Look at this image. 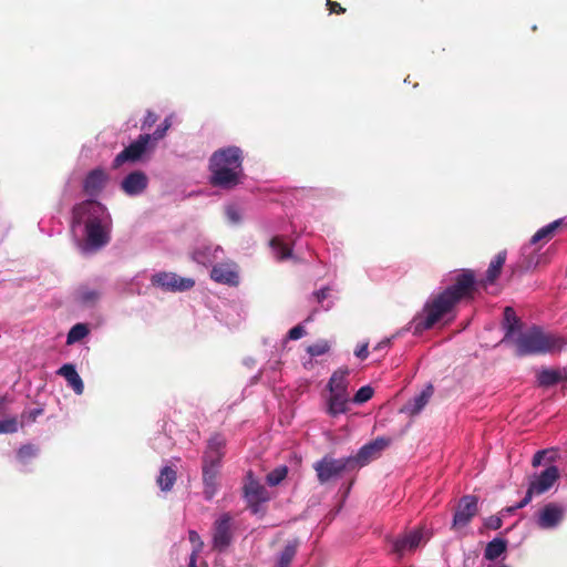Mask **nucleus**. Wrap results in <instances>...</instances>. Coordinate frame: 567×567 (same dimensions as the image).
I'll return each instance as SVG.
<instances>
[{
    "instance_id": "nucleus-1",
    "label": "nucleus",
    "mask_w": 567,
    "mask_h": 567,
    "mask_svg": "<svg viewBox=\"0 0 567 567\" xmlns=\"http://www.w3.org/2000/svg\"><path fill=\"white\" fill-rule=\"evenodd\" d=\"M480 282L472 269H463L454 277L453 284L427 301L422 313L412 321L415 333H422L434 327L462 300H473Z\"/></svg>"
},
{
    "instance_id": "nucleus-2",
    "label": "nucleus",
    "mask_w": 567,
    "mask_h": 567,
    "mask_svg": "<svg viewBox=\"0 0 567 567\" xmlns=\"http://www.w3.org/2000/svg\"><path fill=\"white\" fill-rule=\"evenodd\" d=\"M243 151L238 146L215 151L209 158V184L226 190L234 189L243 183Z\"/></svg>"
},
{
    "instance_id": "nucleus-3",
    "label": "nucleus",
    "mask_w": 567,
    "mask_h": 567,
    "mask_svg": "<svg viewBox=\"0 0 567 567\" xmlns=\"http://www.w3.org/2000/svg\"><path fill=\"white\" fill-rule=\"evenodd\" d=\"M97 205L92 200L83 202L73 208V223L81 224L86 215L89 218L85 224V244L84 251H96L106 246L110 241V234L107 228L102 224V220L92 216V210L96 209Z\"/></svg>"
},
{
    "instance_id": "nucleus-4",
    "label": "nucleus",
    "mask_w": 567,
    "mask_h": 567,
    "mask_svg": "<svg viewBox=\"0 0 567 567\" xmlns=\"http://www.w3.org/2000/svg\"><path fill=\"white\" fill-rule=\"evenodd\" d=\"M515 346L516 354L524 357L559 351L563 347V341L554 334L545 333L539 327H533L516 338Z\"/></svg>"
},
{
    "instance_id": "nucleus-5",
    "label": "nucleus",
    "mask_w": 567,
    "mask_h": 567,
    "mask_svg": "<svg viewBox=\"0 0 567 567\" xmlns=\"http://www.w3.org/2000/svg\"><path fill=\"white\" fill-rule=\"evenodd\" d=\"M352 458L342 457L333 458L329 455L323 456L321 460L313 464V470L320 484H326L330 480L340 476L346 471H353L351 465Z\"/></svg>"
},
{
    "instance_id": "nucleus-6",
    "label": "nucleus",
    "mask_w": 567,
    "mask_h": 567,
    "mask_svg": "<svg viewBox=\"0 0 567 567\" xmlns=\"http://www.w3.org/2000/svg\"><path fill=\"white\" fill-rule=\"evenodd\" d=\"M243 491L244 497L247 501L248 508L251 513L258 514L262 512L261 504L269 501V493L267 488L254 477L251 471L246 475V483Z\"/></svg>"
},
{
    "instance_id": "nucleus-7",
    "label": "nucleus",
    "mask_w": 567,
    "mask_h": 567,
    "mask_svg": "<svg viewBox=\"0 0 567 567\" xmlns=\"http://www.w3.org/2000/svg\"><path fill=\"white\" fill-rule=\"evenodd\" d=\"M233 543V517L229 513L221 514L213 525V549L225 551Z\"/></svg>"
},
{
    "instance_id": "nucleus-8",
    "label": "nucleus",
    "mask_w": 567,
    "mask_h": 567,
    "mask_svg": "<svg viewBox=\"0 0 567 567\" xmlns=\"http://www.w3.org/2000/svg\"><path fill=\"white\" fill-rule=\"evenodd\" d=\"M151 141L152 136L150 134H141L136 141L131 143L115 156L112 163V168L117 169L127 162L136 163L141 161L143 155L146 153Z\"/></svg>"
},
{
    "instance_id": "nucleus-9",
    "label": "nucleus",
    "mask_w": 567,
    "mask_h": 567,
    "mask_svg": "<svg viewBox=\"0 0 567 567\" xmlns=\"http://www.w3.org/2000/svg\"><path fill=\"white\" fill-rule=\"evenodd\" d=\"M391 443V439L380 436L374 441L364 444L354 456H348L352 458L351 465L354 468L363 467L371 461L380 457L382 451H384Z\"/></svg>"
},
{
    "instance_id": "nucleus-10",
    "label": "nucleus",
    "mask_w": 567,
    "mask_h": 567,
    "mask_svg": "<svg viewBox=\"0 0 567 567\" xmlns=\"http://www.w3.org/2000/svg\"><path fill=\"white\" fill-rule=\"evenodd\" d=\"M153 286L161 288L164 291H186L195 286V280L192 278H183L174 272L161 271L151 277Z\"/></svg>"
},
{
    "instance_id": "nucleus-11",
    "label": "nucleus",
    "mask_w": 567,
    "mask_h": 567,
    "mask_svg": "<svg viewBox=\"0 0 567 567\" xmlns=\"http://www.w3.org/2000/svg\"><path fill=\"white\" fill-rule=\"evenodd\" d=\"M478 512V498L474 495H465L460 498L453 516L452 528L458 529L467 526Z\"/></svg>"
},
{
    "instance_id": "nucleus-12",
    "label": "nucleus",
    "mask_w": 567,
    "mask_h": 567,
    "mask_svg": "<svg viewBox=\"0 0 567 567\" xmlns=\"http://www.w3.org/2000/svg\"><path fill=\"white\" fill-rule=\"evenodd\" d=\"M225 446L226 440L221 434L215 433L212 435L203 454V465L220 467L221 460L225 455Z\"/></svg>"
},
{
    "instance_id": "nucleus-13",
    "label": "nucleus",
    "mask_w": 567,
    "mask_h": 567,
    "mask_svg": "<svg viewBox=\"0 0 567 567\" xmlns=\"http://www.w3.org/2000/svg\"><path fill=\"white\" fill-rule=\"evenodd\" d=\"M423 528H415L395 538L392 543V551L396 554L399 557H402L406 553L415 550L423 542Z\"/></svg>"
},
{
    "instance_id": "nucleus-14",
    "label": "nucleus",
    "mask_w": 567,
    "mask_h": 567,
    "mask_svg": "<svg viewBox=\"0 0 567 567\" xmlns=\"http://www.w3.org/2000/svg\"><path fill=\"white\" fill-rule=\"evenodd\" d=\"M559 478V470L555 465L548 466L540 474L535 475L529 482V487L536 493L542 495L546 493Z\"/></svg>"
},
{
    "instance_id": "nucleus-15",
    "label": "nucleus",
    "mask_w": 567,
    "mask_h": 567,
    "mask_svg": "<svg viewBox=\"0 0 567 567\" xmlns=\"http://www.w3.org/2000/svg\"><path fill=\"white\" fill-rule=\"evenodd\" d=\"M564 517V508L556 503L546 504L538 513L537 525L543 529L556 527Z\"/></svg>"
},
{
    "instance_id": "nucleus-16",
    "label": "nucleus",
    "mask_w": 567,
    "mask_h": 567,
    "mask_svg": "<svg viewBox=\"0 0 567 567\" xmlns=\"http://www.w3.org/2000/svg\"><path fill=\"white\" fill-rule=\"evenodd\" d=\"M148 184L147 176L142 171H134L123 178L122 190L128 196H136L143 193Z\"/></svg>"
},
{
    "instance_id": "nucleus-17",
    "label": "nucleus",
    "mask_w": 567,
    "mask_h": 567,
    "mask_svg": "<svg viewBox=\"0 0 567 567\" xmlns=\"http://www.w3.org/2000/svg\"><path fill=\"white\" fill-rule=\"evenodd\" d=\"M210 278L218 282L229 286L238 284V274L234 262H220L215 265L210 271Z\"/></svg>"
},
{
    "instance_id": "nucleus-18",
    "label": "nucleus",
    "mask_w": 567,
    "mask_h": 567,
    "mask_svg": "<svg viewBox=\"0 0 567 567\" xmlns=\"http://www.w3.org/2000/svg\"><path fill=\"white\" fill-rule=\"evenodd\" d=\"M107 182V174L102 168L91 171L84 182L83 190L90 196H96L105 186Z\"/></svg>"
},
{
    "instance_id": "nucleus-19",
    "label": "nucleus",
    "mask_w": 567,
    "mask_h": 567,
    "mask_svg": "<svg viewBox=\"0 0 567 567\" xmlns=\"http://www.w3.org/2000/svg\"><path fill=\"white\" fill-rule=\"evenodd\" d=\"M203 484H204V497L206 501H212L218 489V473L219 467L204 466L202 465Z\"/></svg>"
},
{
    "instance_id": "nucleus-20",
    "label": "nucleus",
    "mask_w": 567,
    "mask_h": 567,
    "mask_svg": "<svg viewBox=\"0 0 567 567\" xmlns=\"http://www.w3.org/2000/svg\"><path fill=\"white\" fill-rule=\"evenodd\" d=\"M507 252L506 250L499 251L494 259L489 262V266L486 270L485 279L481 280L480 284L483 286L493 285L499 277L503 266L506 261Z\"/></svg>"
},
{
    "instance_id": "nucleus-21",
    "label": "nucleus",
    "mask_w": 567,
    "mask_h": 567,
    "mask_svg": "<svg viewBox=\"0 0 567 567\" xmlns=\"http://www.w3.org/2000/svg\"><path fill=\"white\" fill-rule=\"evenodd\" d=\"M349 393L348 392H330L328 399L327 412L331 416L343 414L348 411Z\"/></svg>"
},
{
    "instance_id": "nucleus-22",
    "label": "nucleus",
    "mask_w": 567,
    "mask_h": 567,
    "mask_svg": "<svg viewBox=\"0 0 567 567\" xmlns=\"http://www.w3.org/2000/svg\"><path fill=\"white\" fill-rule=\"evenodd\" d=\"M58 374L62 375L66 380L68 384L73 389V391L76 394L83 393L84 383H83L81 377L79 375V373L76 372L73 364H70V363L63 364L58 370Z\"/></svg>"
},
{
    "instance_id": "nucleus-23",
    "label": "nucleus",
    "mask_w": 567,
    "mask_h": 567,
    "mask_svg": "<svg viewBox=\"0 0 567 567\" xmlns=\"http://www.w3.org/2000/svg\"><path fill=\"white\" fill-rule=\"evenodd\" d=\"M219 251H223L219 246L213 247L210 245H203L193 251L192 259L197 264L208 266L217 259Z\"/></svg>"
},
{
    "instance_id": "nucleus-24",
    "label": "nucleus",
    "mask_w": 567,
    "mask_h": 567,
    "mask_svg": "<svg viewBox=\"0 0 567 567\" xmlns=\"http://www.w3.org/2000/svg\"><path fill=\"white\" fill-rule=\"evenodd\" d=\"M101 292L87 286H80L74 292V299L84 307H93L100 300Z\"/></svg>"
},
{
    "instance_id": "nucleus-25",
    "label": "nucleus",
    "mask_w": 567,
    "mask_h": 567,
    "mask_svg": "<svg viewBox=\"0 0 567 567\" xmlns=\"http://www.w3.org/2000/svg\"><path fill=\"white\" fill-rule=\"evenodd\" d=\"M563 226H567V224L565 223L564 218H559V219H556L553 223L542 227L533 235V237L530 238V244L534 245L542 240H544V241L550 240L554 237L557 229H559Z\"/></svg>"
},
{
    "instance_id": "nucleus-26",
    "label": "nucleus",
    "mask_w": 567,
    "mask_h": 567,
    "mask_svg": "<svg viewBox=\"0 0 567 567\" xmlns=\"http://www.w3.org/2000/svg\"><path fill=\"white\" fill-rule=\"evenodd\" d=\"M434 389L431 384H429L417 396H415L409 404L404 408V411L410 413L411 415L419 414L422 409L429 403Z\"/></svg>"
},
{
    "instance_id": "nucleus-27",
    "label": "nucleus",
    "mask_w": 567,
    "mask_h": 567,
    "mask_svg": "<svg viewBox=\"0 0 567 567\" xmlns=\"http://www.w3.org/2000/svg\"><path fill=\"white\" fill-rule=\"evenodd\" d=\"M349 374L348 368H341L334 371L328 382V390L330 392H348L347 377Z\"/></svg>"
},
{
    "instance_id": "nucleus-28",
    "label": "nucleus",
    "mask_w": 567,
    "mask_h": 567,
    "mask_svg": "<svg viewBox=\"0 0 567 567\" xmlns=\"http://www.w3.org/2000/svg\"><path fill=\"white\" fill-rule=\"evenodd\" d=\"M507 550V540L504 538H494L489 543H487L485 549H484V558L486 560H495L497 559L502 554H504Z\"/></svg>"
},
{
    "instance_id": "nucleus-29",
    "label": "nucleus",
    "mask_w": 567,
    "mask_h": 567,
    "mask_svg": "<svg viewBox=\"0 0 567 567\" xmlns=\"http://www.w3.org/2000/svg\"><path fill=\"white\" fill-rule=\"evenodd\" d=\"M506 332L504 341H506L514 332L520 329V319L516 316L515 310L512 307L504 309V323Z\"/></svg>"
},
{
    "instance_id": "nucleus-30",
    "label": "nucleus",
    "mask_w": 567,
    "mask_h": 567,
    "mask_svg": "<svg viewBox=\"0 0 567 567\" xmlns=\"http://www.w3.org/2000/svg\"><path fill=\"white\" fill-rule=\"evenodd\" d=\"M269 246L272 250L274 256L278 260L288 259L292 255L291 247H289L287 244H285L282 241V238L279 236H275L274 238H271Z\"/></svg>"
},
{
    "instance_id": "nucleus-31",
    "label": "nucleus",
    "mask_w": 567,
    "mask_h": 567,
    "mask_svg": "<svg viewBox=\"0 0 567 567\" xmlns=\"http://www.w3.org/2000/svg\"><path fill=\"white\" fill-rule=\"evenodd\" d=\"M177 480V474L171 466H164L157 477V484L164 492L171 491Z\"/></svg>"
},
{
    "instance_id": "nucleus-32",
    "label": "nucleus",
    "mask_w": 567,
    "mask_h": 567,
    "mask_svg": "<svg viewBox=\"0 0 567 567\" xmlns=\"http://www.w3.org/2000/svg\"><path fill=\"white\" fill-rule=\"evenodd\" d=\"M561 380V374L557 370L543 369L537 374V382L540 386L548 388L557 384Z\"/></svg>"
},
{
    "instance_id": "nucleus-33",
    "label": "nucleus",
    "mask_w": 567,
    "mask_h": 567,
    "mask_svg": "<svg viewBox=\"0 0 567 567\" xmlns=\"http://www.w3.org/2000/svg\"><path fill=\"white\" fill-rule=\"evenodd\" d=\"M297 548H298L297 540L289 542L285 546L284 550L281 551V554L279 556L277 567H289V565L291 564L292 559L295 558V556L297 554Z\"/></svg>"
},
{
    "instance_id": "nucleus-34",
    "label": "nucleus",
    "mask_w": 567,
    "mask_h": 567,
    "mask_svg": "<svg viewBox=\"0 0 567 567\" xmlns=\"http://www.w3.org/2000/svg\"><path fill=\"white\" fill-rule=\"evenodd\" d=\"M39 454V447L34 444H23L17 451V458L20 463L27 464L30 460L37 457Z\"/></svg>"
},
{
    "instance_id": "nucleus-35",
    "label": "nucleus",
    "mask_w": 567,
    "mask_h": 567,
    "mask_svg": "<svg viewBox=\"0 0 567 567\" xmlns=\"http://www.w3.org/2000/svg\"><path fill=\"white\" fill-rule=\"evenodd\" d=\"M90 330L85 323H76L74 324L66 337V343L73 344L75 342L81 341L89 334Z\"/></svg>"
},
{
    "instance_id": "nucleus-36",
    "label": "nucleus",
    "mask_w": 567,
    "mask_h": 567,
    "mask_svg": "<svg viewBox=\"0 0 567 567\" xmlns=\"http://www.w3.org/2000/svg\"><path fill=\"white\" fill-rule=\"evenodd\" d=\"M288 474V467L282 465L274 468L267 474L266 481L270 486H277L280 484Z\"/></svg>"
},
{
    "instance_id": "nucleus-37",
    "label": "nucleus",
    "mask_w": 567,
    "mask_h": 567,
    "mask_svg": "<svg viewBox=\"0 0 567 567\" xmlns=\"http://www.w3.org/2000/svg\"><path fill=\"white\" fill-rule=\"evenodd\" d=\"M188 538H189V542L194 546L190 557L197 558L204 547V543L200 539V536L198 535V533L195 530L188 532Z\"/></svg>"
},
{
    "instance_id": "nucleus-38",
    "label": "nucleus",
    "mask_w": 567,
    "mask_h": 567,
    "mask_svg": "<svg viewBox=\"0 0 567 567\" xmlns=\"http://www.w3.org/2000/svg\"><path fill=\"white\" fill-rule=\"evenodd\" d=\"M373 389L370 385L361 386L353 396L354 403H364L373 396Z\"/></svg>"
},
{
    "instance_id": "nucleus-39",
    "label": "nucleus",
    "mask_w": 567,
    "mask_h": 567,
    "mask_svg": "<svg viewBox=\"0 0 567 567\" xmlns=\"http://www.w3.org/2000/svg\"><path fill=\"white\" fill-rule=\"evenodd\" d=\"M19 423L18 419L12 416L6 420H0V434L2 433H16L18 432Z\"/></svg>"
},
{
    "instance_id": "nucleus-40",
    "label": "nucleus",
    "mask_w": 567,
    "mask_h": 567,
    "mask_svg": "<svg viewBox=\"0 0 567 567\" xmlns=\"http://www.w3.org/2000/svg\"><path fill=\"white\" fill-rule=\"evenodd\" d=\"M329 349H330V346L327 341H320V342L309 346L307 348V352L311 357H319V355L327 353L329 351Z\"/></svg>"
},
{
    "instance_id": "nucleus-41",
    "label": "nucleus",
    "mask_w": 567,
    "mask_h": 567,
    "mask_svg": "<svg viewBox=\"0 0 567 567\" xmlns=\"http://www.w3.org/2000/svg\"><path fill=\"white\" fill-rule=\"evenodd\" d=\"M305 334H306V330H305L303 326L297 324L289 330L288 339L298 340V339L302 338Z\"/></svg>"
},
{
    "instance_id": "nucleus-42",
    "label": "nucleus",
    "mask_w": 567,
    "mask_h": 567,
    "mask_svg": "<svg viewBox=\"0 0 567 567\" xmlns=\"http://www.w3.org/2000/svg\"><path fill=\"white\" fill-rule=\"evenodd\" d=\"M547 454H554V450H542L536 452L533 456L532 465L534 467L539 466Z\"/></svg>"
},
{
    "instance_id": "nucleus-43",
    "label": "nucleus",
    "mask_w": 567,
    "mask_h": 567,
    "mask_svg": "<svg viewBox=\"0 0 567 567\" xmlns=\"http://www.w3.org/2000/svg\"><path fill=\"white\" fill-rule=\"evenodd\" d=\"M485 527L488 528V529H493V530H496V529H499L503 525V520L501 517L498 516H489L486 520H485Z\"/></svg>"
},
{
    "instance_id": "nucleus-44",
    "label": "nucleus",
    "mask_w": 567,
    "mask_h": 567,
    "mask_svg": "<svg viewBox=\"0 0 567 567\" xmlns=\"http://www.w3.org/2000/svg\"><path fill=\"white\" fill-rule=\"evenodd\" d=\"M157 121V115L152 112L147 111L144 121L142 123V130H150Z\"/></svg>"
},
{
    "instance_id": "nucleus-45",
    "label": "nucleus",
    "mask_w": 567,
    "mask_h": 567,
    "mask_svg": "<svg viewBox=\"0 0 567 567\" xmlns=\"http://www.w3.org/2000/svg\"><path fill=\"white\" fill-rule=\"evenodd\" d=\"M327 7L331 13L340 14V13L346 12V9L343 7H341L340 3L332 1V0H327Z\"/></svg>"
},
{
    "instance_id": "nucleus-46",
    "label": "nucleus",
    "mask_w": 567,
    "mask_h": 567,
    "mask_svg": "<svg viewBox=\"0 0 567 567\" xmlns=\"http://www.w3.org/2000/svg\"><path fill=\"white\" fill-rule=\"evenodd\" d=\"M534 494L536 493L528 486L525 497L515 506V508H523L529 504Z\"/></svg>"
},
{
    "instance_id": "nucleus-47",
    "label": "nucleus",
    "mask_w": 567,
    "mask_h": 567,
    "mask_svg": "<svg viewBox=\"0 0 567 567\" xmlns=\"http://www.w3.org/2000/svg\"><path fill=\"white\" fill-rule=\"evenodd\" d=\"M368 347V343H362L361 346H358V348L354 351V354L361 360L367 359L369 354Z\"/></svg>"
},
{
    "instance_id": "nucleus-48",
    "label": "nucleus",
    "mask_w": 567,
    "mask_h": 567,
    "mask_svg": "<svg viewBox=\"0 0 567 567\" xmlns=\"http://www.w3.org/2000/svg\"><path fill=\"white\" fill-rule=\"evenodd\" d=\"M43 413V410L40 408L32 409L29 412L24 413L23 416H27L28 421L34 422L39 415Z\"/></svg>"
},
{
    "instance_id": "nucleus-49",
    "label": "nucleus",
    "mask_w": 567,
    "mask_h": 567,
    "mask_svg": "<svg viewBox=\"0 0 567 567\" xmlns=\"http://www.w3.org/2000/svg\"><path fill=\"white\" fill-rule=\"evenodd\" d=\"M328 293H329V289L322 288V289L316 291L313 295L317 298L318 302H322L328 297Z\"/></svg>"
},
{
    "instance_id": "nucleus-50",
    "label": "nucleus",
    "mask_w": 567,
    "mask_h": 567,
    "mask_svg": "<svg viewBox=\"0 0 567 567\" xmlns=\"http://www.w3.org/2000/svg\"><path fill=\"white\" fill-rule=\"evenodd\" d=\"M227 216L234 223H238L240 220V216L235 208H228Z\"/></svg>"
},
{
    "instance_id": "nucleus-51",
    "label": "nucleus",
    "mask_w": 567,
    "mask_h": 567,
    "mask_svg": "<svg viewBox=\"0 0 567 567\" xmlns=\"http://www.w3.org/2000/svg\"><path fill=\"white\" fill-rule=\"evenodd\" d=\"M165 134H166V128H163L162 126H159L155 130V132L151 136L153 140L157 141V140L163 138L165 136Z\"/></svg>"
},
{
    "instance_id": "nucleus-52",
    "label": "nucleus",
    "mask_w": 567,
    "mask_h": 567,
    "mask_svg": "<svg viewBox=\"0 0 567 567\" xmlns=\"http://www.w3.org/2000/svg\"><path fill=\"white\" fill-rule=\"evenodd\" d=\"M390 343V340L389 339H385V340H382L381 342H379L375 347H374V350L375 351H380L384 348H386Z\"/></svg>"
},
{
    "instance_id": "nucleus-53",
    "label": "nucleus",
    "mask_w": 567,
    "mask_h": 567,
    "mask_svg": "<svg viewBox=\"0 0 567 567\" xmlns=\"http://www.w3.org/2000/svg\"><path fill=\"white\" fill-rule=\"evenodd\" d=\"M545 457L547 458V461H548L549 463H554V462L556 461L557 453H556V451L554 450V454H547Z\"/></svg>"
},
{
    "instance_id": "nucleus-54",
    "label": "nucleus",
    "mask_w": 567,
    "mask_h": 567,
    "mask_svg": "<svg viewBox=\"0 0 567 567\" xmlns=\"http://www.w3.org/2000/svg\"><path fill=\"white\" fill-rule=\"evenodd\" d=\"M196 560H197V558H195V557H189L188 567H197V566H196Z\"/></svg>"
},
{
    "instance_id": "nucleus-55",
    "label": "nucleus",
    "mask_w": 567,
    "mask_h": 567,
    "mask_svg": "<svg viewBox=\"0 0 567 567\" xmlns=\"http://www.w3.org/2000/svg\"><path fill=\"white\" fill-rule=\"evenodd\" d=\"M169 126H171V123L168 122V120H165L164 125L162 127L166 128V131H167Z\"/></svg>"
}]
</instances>
